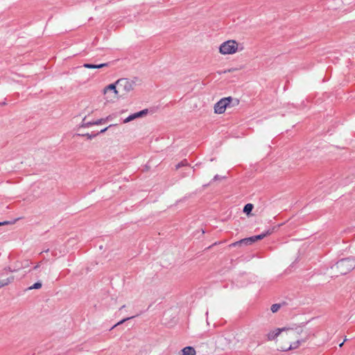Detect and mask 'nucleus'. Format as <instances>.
<instances>
[{
    "instance_id": "nucleus-1",
    "label": "nucleus",
    "mask_w": 355,
    "mask_h": 355,
    "mask_svg": "<svg viewBox=\"0 0 355 355\" xmlns=\"http://www.w3.org/2000/svg\"><path fill=\"white\" fill-rule=\"evenodd\" d=\"M117 85L116 82L112 84H110L105 87H104L103 90V94L105 96V98L107 101L111 102L114 101L116 99H118L120 96L119 89H116Z\"/></svg>"
},
{
    "instance_id": "nucleus-2",
    "label": "nucleus",
    "mask_w": 355,
    "mask_h": 355,
    "mask_svg": "<svg viewBox=\"0 0 355 355\" xmlns=\"http://www.w3.org/2000/svg\"><path fill=\"white\" fill-rule=\"evenodd\" d=\"M238 51V43L235 40H227L222 43L219 47L221 54H233Z\"/></svg>"
},
{
    "instance_id": "nucleus-3",
    "label": "nucleus",
    "mask_w": 355,
    "mask_h": 355,
    "mask_svg": "<svg viewBox=\"0 0 355 355\" xmlns=\"http://www.w3.org/2000/svg\"><path fill=\"white\" fill-rule=\"evenodd\" d=\"M272 232V231L267 230L266 232H263L261 234L253 236L248 237V238H245V239H241L239 241L234 242V243H232L230 245V246H236V245H241V244L250 245L252 243H254L258 240H261L268 235H270Z\"/></svg>"
},
{
    "instance_id": "nucleus-4",
    "label": "nucleus",
    "mask_w": 355,
    "mask_h": 355,
    "mask_svg": "<svg viewBox=\"0 0 355 355\" xmlns=\"http://www.w3.org/2000/svg\"><path fill=\"white\" fill-rule=\"evenodd\" d=\"M336 267L339 270L340 275H345L354 268V264L349 259H343L336 263Z\"/></svg>"
},
{
    "instance_id": "nucleus-5",
    "label": "nucleus",
    "mask_w": 355,
    "mask_h": 355,
    "mask_svg": "<svg viewBox=\"0 0 355 355\" xmlns=\"http://www.w3.org/2000/svg\"><path fill=\"white\" fill-rule=\"evenodd\" d=\"M116 84L119 87V91L121 90L124 92H130L134 89V81L128 78H121L116 81Z\"/></svg>"
},
{
    "instance_id": "nucleus-6",
    "label": "nucleus",
    "mask_w": 355,
    "mask_h": 355,
    "mask_svg": "<svg viewBox=\"0 0 355 355\" xmlns=\"http://www.w3.org/2000/svg\"><path fill=\"white\" fill-rule=\"evenodd\" d=\"M232 100V98L230 96L221 98L214 105V112L216 114L224 113Z\"/></svg>"
},
{
    "instance_id": "nucleus-7",
    "label": "nucleus",
    "mask_w": 355,
    "mask_h": 355,
    "mask_svg": "<svg viewBox=\"0 0 355 355\" xmlns=\"http://www.w3.org/2000/svg\"><path fill=\"white\" fill-rule=\"evenodd\" d=\"M293 329H294L293 327H282V328H277L273 331H270L267 334V339L268 340H273L276 338H277L282 332L286 331H289V330H293Z\"/></svg>"
},
{
    "instance_id": "nucleus-8",
    "label": "nucleus",
    "mask_w": 355,
    "mask_h": 355,
    "mask_svg": "<svg viewBox=\"0 0 355 355\" xmlns=\"http://www.w3.org/2000/svg\"><path fill=\"white\" fill-rule=\"evenodd\" d=\"M148 113V110H143L140 112H138L137 113H135V114H132L131 115H130L129 116H128L127 118H125L123 121V123H128L132 120H135L137 118H139V117H142L144 116H145L146 114Z\"/></svg>"
},
{
    "instance_id": "nucleus-9",
    "label": "nucleus",
    "mask_w": 355,
    "mask_h": 355,
    "mask_svg": "<svg viewBox=\"0 0 355 355\" xmlns=\"http://www.w3.org/2000/svg\"><path fill=\"white\" fill-rule=\"evenodd\" d=\"M305 342V340H297V341L292 343L288 347H282L281 351L288 352L289 350L297 349L300 345Z\"/></svg>"
},
{
    "instance_id": "nucleus-10",
    "label": "nucleus",
    "mask_w": 355,
    "mask_h": 355,
    "mask_svg": "<svg viewBox=\"0 0 355 355\" xmlns=\"http://www.w3.org/2000/svg\"><path fill=\"white\" fill-rule=\"evenodd\" d=\"M110 65L108 62L102 63L99 64H84L83 67L86 69H101L103 67H107Z\"/></svg>"
},
{
    "instance_id": "nucleus-11",
    "label": "nucleus",
    "mask_w": 355,
    "mask_h": 355,
    "mask_svg": "<svg viewBox=\"0 0 355 355\" xmlns=\"http://www.w3.org/2000/svg\"><path fill=\"white\" fill-rule=\"evenodd\" d=\"M196 349L191 346H187L182 349V355H196Z\"/></svg>"
},
{
    "instance_id": "nucleus-12",
    "label": "nucleus",
    "mask_w": 355,
    "mask_h": 355,
    "mask_svg": "<svg viewBox=\"0 0 355 355\" xmlns=\"http://www.w3.org/2000/svg\"><path fill=\"white\" fill-rule=\"evenodd\" d=\"M13 280H14V277H12V276L10 277H8L6 279L0 280V288L3 287V286H5L8 285L11 282H12Z\"/></svg>"
},
{
    "instance_id": "nucleus-13",
    "label": "nucleus",
    "mask_w": 355,
    "mask_h": 355,
    "mask_svg": "<svg viewBox=\"0 0 355 355\" xmlns=\"http://www.w3.org/2000/svg\"><path fill=\"white\" fill-rule=\"evenodd\" d=\"M252 209H253V205L252 204H250V203L246 204L244 206L243 212L248 214L252 211Z\"/></svg>"
},
{
    "instance_id": "nucleus-14",
    "label": "nucleus",
    "mask_w": 355,
    "mask_h": 355,
    "mask_svg": "<svg viewBox=\"0 0 355 355\" xmlns=\"http://www.w3.org/2000/svg\"><path fill=\"white\" fill-rule=\"evenodd\" d=\"M281 307L279 304H274L271 306L270 310L272 313L277 312Z\"/></svg>"
},
{
    "instance_id": "nucleus-15",
    "label": "nucleus",
    "mask_w": 355,
    "mask_h": 355,
    "mask_svg": "<svg viewBox=\"0 0 355 355\" xmlns=\"http://www.w3.org/2000/svg\"><path fill=\"white\" fill-rule=\"evenodd\" d=\"M94 125L93 122H87L86 119L84 118L81 124V126L83 128H88L91 125Z\"/></svg>"
},
{
    "instance_id": "nucleus-16",
    "label": "nucleus",
    "mask_w": 355,
    "mask_h": 355,
    "mask_svg": "<svg viewBox=\"0 0 355 355\" xmlns=\"http://www.w3.org/2000/svg\"><path fill=\"white\" fill-rule=\"evenodd\" d=\"M42 287V284L40 282H37L34 284L33 286H31L29 289H38Z\"/></svg>"
},
{
    "instance_id": "nucleus-17",
    "label": "nucleus",
    "mask_w": 355,
    "mask_h": 355,
    "mask_svg": "<svg viewBox=\"0 0 355 355\" xmlns=\"http://www.w3.org/2000/svg\"><path fill=\"white\" fill-rule=\"evenodd\" d=\"M134 318V316L129 317V318H124V319H123L122 320H121V321H119V322H117V323H116L114 327H116V326H118V325H119V324H123V322H125V321H127V320H130V319H131V318Z\"/></svg>"
},
{
    "instance_id": "nucleus-18",
    "label": "nucleus",
    "mask_w": 355,
    "mask_h": 355,
    "mask_svg": "<svg viewBox=\"0 0 355 355\" xmlns=\"http://www.w3.org/2000/svg\"><path fill=\"white\" fill-rule=\"evenodd\" d=\"M103 121H104V119H101L96 121L93 122V123H94V125H99V124H101Z\"/></svg>"
},
{
    "instance_id": "nucleus-19",
    "label": "nucleus",
    "mask_w": 355,
    "mask_h": 355,
    "mask_svg": "<svg viewBox=\"0 0 355 355\" xmlns=\"http://www.w3.org/2000/svg\"><path fill=\"white\" fill-rule=\"evenodd\" d=\"M222 179V177L218 175H216L214 178L212 179V181H216V180H221Z\"/></svg>"
},
{
    "instance_id": "nucleus-20",
    "label": "nucleus",
    "mask_w": 355,
    "mask_h": 355,
    "mask_svg": "<svg viewBox=\"0 0 355 355\" xmlns=\"http://www.w3.org/2000/svg\"><path fill=\"white\" fill-rule=\"evenodd\" d=\"M295 329L297 334H300L302 331V328L300 327H297Z\"/></svg>"
},
{
    "instance_id": "nucleus-21",
    "label": "nucleus",
    "mask_w": 355,
    "mask_h": 355,
    "mask_svg": "<svg viewBox=\"0 0 355 355\" xmlns=\"http://www.w3.org/2000/svg\"><path fill=\"white\" fill-rule=\"evenodd\" d=\"M186 164H187L186 160L182 161L181 163H179V168L180 167L181 165L184 166Z\"/></svg>"
},
{
    "instance_id": "nucleus-22",
    "label": "nucleus",
    "mask_w": 355,
    "mask_h": 355,
    "mask_svg": "<svg viewBox=\"0 0 355 355\" xmlns=\"http://www.w3.org/2000/svg\"><path fill=\"white\" fill-rule=\"evenodd\" d=\"M8 223H9V222H8V221L2 222V223H0V226L6 225V224H8Z\"/></svg>"
},
{
    "instance_id": "nucleus-23",
    "label": "nucleus",
    "mask_w": 355,
    "mask_h": 355,
    "mask_svg": "<svg viewBox=\"0 0 355 355\" xmlns=\"http://www.w3.org/2000/svg\"><path fill=\"white\" fill-rule=\"evenodd\" d=\"M85 136H86L87 138H89V139H92V135H90L89 134H88V133H87V134H86V135H85Z\"/></svg>"
},
{
    "instance_id": "nucleus-24",
    "label": "nucleus",
    "mask_w": 355,
    "mask_h": 355,
    "mask_svg": "<svg viewBox=\"0 0 355 355\" xmlns=\"http://www.w3.org/2000/svg\"><path fill=\"white\" fill-rule=\"evenodd\" d=\"M107 128H104V129L101 130V132H105V131L107 130Z\"/></svg>"
},
{
    "instance_id": "nucleus-25",
    "label": "nucleus",
    "mask_w": 355,
    "mask_h": 355,
    "mask_svg": "<svg viewBox=\"0 0 355 355\" xmlns=\"http://www.w3.org/2000/svg\"><path fill=\"white\" fill-rule=\"evenodd\" d=\"M343 343H340V347H342V346H343Z\"/></svg>"
}]
</instances>
